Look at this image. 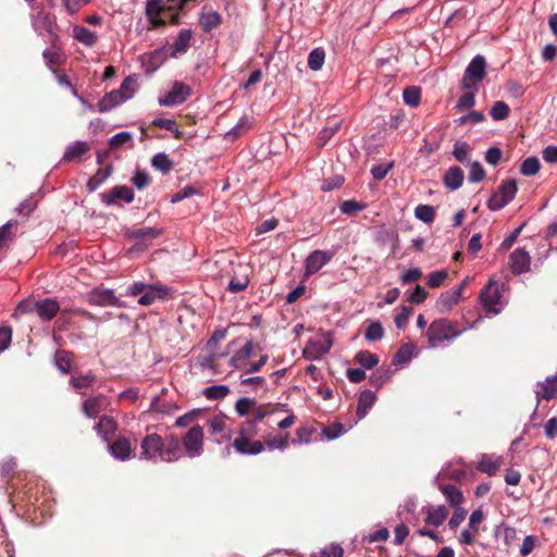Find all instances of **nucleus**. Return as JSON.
<instances>
[{"mask_svg": "<svg viewBox=\"0 0 557 557\" xmlns=\"http://www.w3.org/2000/svg\"><path fill=\"white\" fill-rule=\"evenodd\" d=\"M183 451L181 441L176 434H168L162 437L158 433L147 434L140 443V460L174 462L181 459Z\"/></svg>", "mask_w": 557, "mask_h": 557, "instance_id": "obj_1", "label": "nucleus"}, {"mask_svg": "<svg viewBox=\"0 0 557 557\" xmlns=\"http://www.w3.org/2000/svg\"><path fill=\"white\" fill-rule=\"evenodd\" d=\"M171 288L163 284H148L136 281L126 287L125 296H139L138 304L140 306H150L157 299L165 300L170 295Z\"/></svg>", "mask_w": 557, "mask_h": 557, "instance_id": "obj_2", "label": "nucleus"}, {"mask_svg": "<svg viewBox=\"0 0 557 557\" xmlns=\"http://www.w3.org/2000/svg\"><path fill=\"white\" fill-rule=\"evenodd\" d=\"M460 334L461 331L456 330L454 323L446 318L434 320L426 331L431 348L443 346L445 342H449Z\"/></svg>", "mask_w": 557, "mask_h": 557, "instance_id": "obj_3", "label": "nucleus"}, {"mask_svg": "<svg viewBox=\"0 0 557 557\" xmlns=\"http://www.w3.org/2000/svg\"><path fill=\"white\" fill-rule=\"evenodd\" d=\"M518 193L517 181L515 178L504 180L487 200V208L491 211H498L511 202Z\"/></svg>", "mask_w": 557, "mask_h": 557, "instance_id": "obj_4", "label": "nucleus"}, {"mask_svg": "<svg viewBox=\"0 0 557 557\" xmlns=\"http://www.w3.org/2000/svg\"><path fill=\"white\" fill-rule=\"evenodd\" d=\"M486 76V60L476 54L467 65L461 79V89H479V84Z\"/></svg>", "mask_w": 557, "mask_h": 557, "instance_id": "obj_5", "label": "nucleus"}, {"mask_svg": "<svg viewBox=\"0 0 557 557\" xmlns=\"http://www.w3.org/2000/svg\"><path fill=\"white\" fill-rule=\"evenodd\" d=\"M500 287H504V284L499 285L495 281H490L480 292V302L488 313L498 314L504 308L500 301Z\"/></svg>", "mask_w": 557, "mask_h": 557, "instance_id": "obj_6", "label": "nucleus"}, {"mask_svg": "<svg viewBox=\"0 0 557 557\" xmlns=\"http://www.w3.org/2000/svg\"><path fill=\"white\" fill-rule=\"evenodd\" d=\"M164 233L163 227L149 226L141 228H127L124 233L125 238L134 240V248L145 250L152 242Z\"/></svg>", "mask_w": 557, "mask_h": 557, "instance_id": "obj_7", "label": "nucleus"}, {"mask_svg": "<svg viewBox=\"0 0 557 557\" xmlns=\"http://www.w3.org/2000/svg\"><path fill=\"white\" fill-rule=\"evenodd\" d=\"M87 302L97 307L125 308V301L115 295L114 289L102 286L94 287L87 294Z\"/></svg>", "mask_w": 557, "mask_h": 557, "instance_id": "obj_8", "label": "nucleus"}, {"mask_svg": "<svg viewBox=\"0 0 557 557\" xmlns=\"http://www.w3.org/2000/svg\"><path fill=\"white\" fill-rule=\"evenodd\" d=\"M185 454L189 458L200 457L203 453V429L196 424L191 426L181 440Z\"/></svg>", "mask_w": 557, "mask_h": 557, "instance_id": "obj_9", "label": "nucleus"}, {"mask_svg": "<svg viewBox=\"0 0 557 557\" xmlns=\"http://www.w3.org/2000/svg\"><path fill=\"white\" fill-rule=\"evenodd\" d=\"M190 96V86L184 82L175 81L172 88L164 96L158 98V103L161 107L172 108L186 102Z\"/></svg>", "mask_w": 557, "mask_h": 557, "instance_id": "obj_10", "label": "nucleus"}, {"mask_svg": "<svg viewBox=\"0 0 557 557\" xmlns=\"http://www.w3.org/2000/svg\"><path fill=\"white\" fill-rule=\"evenodd\" d=\"M332 345L331 333L323 334L314 339H309L302 350V357L309 361L320 360L331 350Z\"/></svg>", "mask_w": 557, "mask_h": 557, "instance_id": "obj_11", "label": "nucleus"}, {"mask_svg": "<svg viewBox=\"0 0 557 557\" xmlns=\"http://www.w3.org/2000/svg\"><path fill=\"white\" fill-rule=\"evenodd\" d=\"M99 198L107 207L117 206L119 200L128 205L134 201L135 193L133 188L127 185H115L110 190L99 194Z\"/></svg>", "mask_w": 557, "mask_h": 557, "instance_id": "obj_12", "label": "nucleus"}, {"mask_svg": "<svg viewBox=\"0 0 557 557\" xmlns=\"http://www.w3.org/2000/svg\"><path fill=\"white\" fill-rule=\"evenodd\" d=\"M335 252L332 250L315 249L311 251L305 259L306 275L318 273L324 265H326L334 257Z\"/></svg>", "mask_w": 557, "mask_h": 557, "instance_id": "obj_13", "label": "nucleus"}, {"mask_svg": "<svg viewBox=\"0 0 557 557\" xmlns=\"http://www.w3.org/2000/svg\"><path fill=\"white\" fill-rule=\"evenodd\" d=\"M22 310L34 311L42 321H51L58 314L60 305L55 298H44L34 301L32 308Z\"/></svg>", "mask_w": 557, "mask_h": 557, "instance_id": "obj_14", "label": "nucleus"}, {"mask_svg": "<svg viewBox=\"0 0 557 557\" xmlns=\"http://www.w3.org/2000/svg\"><path fill=\"white\" fill-rule=\"evenodd\" d=\"M33 27L39 36L48 35L51 42H54L59 38V36L54 33L55 18L50 14L39 12L34 17Z\"/></svg>", "mask_w": 557, "mask_h": 557, "instance_id": "obj_15", "label": "nucleus"}, {"mask_svg": "<svg viewBox=\"0 0 557 557\" xmlns=\"http://www.w3.org/2000/svg\"><path fill=\"white\" fill-rule=\"evenodd\" d=\"M509 265L513 274L520 275L530 271V253L521 247L516 248L509 256Z\"/></svg>", "mask_w": 557, "mask_h": 557, "instance_id": "obj_16", "label": "nucleus"}, {"mask_svg": "<svg viewBox=\"0 0 557 557\" xmlns=\"http://www.w3.org/2000/svg\"><path fill=\"white\" fill-rule=\"evenodd\" d=\"M233 447L239 455L256 456L263 451L264 443L252 441L250 437L237 436L233 442Z\"/></svg>", "mask_w": 557, "mask_h": 557, "instance_id": "obj_17", "label": "nucleus"}, {"mask_svg": "<svg viewBox=\"0 0 557 557\" xmlns=\"http://www.w3.org/2000/svg\"><path fill=\"white\" fill-rule=\"evenodd\" d=\"M193 35L190 28L181 29L170 47V58H177L186 53L191 45Z\"/></svg>", "mask_w": 557, "mask_h": 557, "instance_id": "obj_18", "label": "nucleus"}, {"mask_svg": "<svg viewBox=\"0 0 557 557\" xmlns=\"http://www.w3.org/2000/svg\"><path fill=\"white\" fill-rule=\"evenodd\" d=\"M108 449L113 458L121 461H125L135 456L131 442L126 437H119L113 443L110 442Z\"/></svg>", "mask_w": 557, "mask_h": 557, "instance_id": "obj_19", "label": "nucleus"}, {"mask_svg": "<svg viewBox=\"0 0 557 557\" xmlns=\"http://www.w3.org/2000/svg\"><path fill=\"white\" fill-rule=\"evenodd\" d=\"M94 430L104 443L109 444L111 436L114 435L117 430V422L113 417L102 416L95 424Z\"/></svg>", "mask_w": 557, "mask_h": 557, "instance_id": "obj_20", "label": "nucleus"}, {"mask_svg": "<svg viewBox=\"0 0 557 557\" xmlns=\"http://www.w3.org/2000/svg\"><path fill=\"white\" fill-rule=\"evenodd\" d=\"M255 352V345L252 341H248L240 349L235 351L228 361V366L233 369H242L248 366L249 358Z\"/></svg>", "mask_w": 557, "mask_h": 557, "instance_id": "obj_21", "label": "nucleus"}, {"mask_svg": "<svg viewBox=\"0 0 557 557\" xmlns=\"http://www.w3.org/2000/svg\"><path fill=\"white\" fill-rule=\"evenodd\" d=\"M129 99H132V95L123 97L119 94V91L111 90L110 92H106L104 96L99 100L97 109L99 112L106 113Z\"/></svg>", "mask_w": 557, "mask_h": 557, "instance_id": "obj_22", "label": "nucleus"}, {"mask_svg": "<svg viewBox=\"0 0 557 557\" xmlns=\"http://www.w3.org/2000/svg\"><path fill=\"white\" fill-rule=\"evenodd\" d=\"M375 401L376 395L373 391L364 389L360 393L356 411L357 420L354 424H357L359 420L363 419L368 414Z\"/></svg>", "mask_w": 557, "mask_h": 557, "instance_id": "obj_23", "label": "nucleus"}, {"mask_svg": "<svg viewBox=\"0 0 557 557\" xmlns=\"http://www.w3.org/2000/svg\"><path fill=\"white\" fill-rule=\"evenodd\" d=\"M460 289H448L441 294L436 301V309L444 313L449 312L460 301Z\"/></svg>", "mask_w": 557, "mask_h": 557, "instance_id": "obj_24", "label": "nucleus"}, {"mask_svg": "<svg viewBox=\"0 0 557 557\" xmlns=\"http://www.w3.org/2000/svg\"><path fill=\"white\" fill-rule=\"evenodd\" d=\"M394 375V370L388 364L376 367L369 376V383L376 389L382 388Z\"/></svg>", "mask_w": 557, "mask_h": 557, "instance_id": "obj_25", "label": "nucleus"}, {"mask_svg": "<svg viewBox=\"0 0 557 557\" xmlns=\"http://www.w3.org/2000/svg\"><path fill=\"white\" fill-rule=\"evenodd\" d=\"M90 149V146L85 140H76L72 144H70L62 157V161L64 162H73L78 161L81 158L88 152Z\"/></svg>", "mask_w": 557, "mask_h": 557, "instance_id": "obj_26", "label": "nucleus"}, {"mask_svg": "<svg viewBox=\"0 0 557 557\" xmlns=\"http://www.w3.org/2000/svg\"><path fill=\"white\" fill-rule=\"evenodd\" d=\"M434 485L442 492L446 502L451 507H458L465 502L463 494L457 486L451 484H444L441 482H437V484Z\"/></svg>", "mask_w": 557, "mask_h": 557, "instance_id": "obj_27", "label": "nucleus"}, {"mask_svg": "<svg viewBox=\"0 0 557 557\" xmlns=\"http://www.w3.org/2000/svg\"><path fill=\"white\" fill-rule=\"evenodd\" d=\"M463 181L465 173L462 169L457 165L449 168L443 177L444 186L453 191L459 189L462 186Z\"/></svg>", "mask_w": 557, "mask_h": 557, "instance_id": "obj_28", "label": "nucleus"}, {"mask_svg": "<svg viewBox=\"0 0 557 557\" xmlns=\"http://www.w3.org/2000/svg\"><path fill=\"white\" fill-rule=\"evenodd\" d=\"M540 391H536L537 404L541 399L552 400L557 397V374L547 376L544 382L539 383Z\"/></svg>", "mask_w": 557, "mask_h": 557, "instance_id": "obj_29", "label": "nucleus"}, {"mask_svg": "<svg viewBox=\"0 0 557 557\" xmlns=\"http://www.w3.org/2000/svg\"><path fill=\"white\" fill-rule=\"evenodd\" d=\"M102 410H104L102 396L88 397L82 404V411L89 419H96Z\"/></svg>", "mask_w": 557, "mask_h": 557, "instance_id": "obj_30", "label": "nucleus"}, {"mask_svg": "<svg viewBox=\"0 0 557 557\" xmlns=\"http://www.w3.org/2000/svg\"><path fill=\"white\" fill-rule=\"evenodd\" d=\"M495 539H503V542L507 548H510L518 541V532L513 527L508 525L505 522L499 523L494 529Z\"/></svg>", "mask_w": 557, "mask_h": 557, "instance_id": "obj_31", "label": "nucleus"}, {"mask_svg": "<svg viewBox=\"0 0 557 557\" xmlns=\"http://www.w3.org/2000/svg\"><path fill=\"white\" fill-rule=\"evenodd\" d=\"M113 173V165L107 164L104 168H100L96 173L89 177L86 183V188L89 193L96 191Z\"/></svg>", "mask_w": 557, "mask_h": 557, "instance_id": "obj_32", "label": "nucleus"}, {"mask_svg": "<svg viewBox=\"0 0 557 557\" xmlns=\"http://www.w3.org/2000/svg\"><path fill=\"white\" fill-rule=\"evenodd\" d=\"M222 23L221 14L215 10H210L209 12H205V8L199 14V24L205 33H210L211 30L218 28Z\"/></svg>", "mask_w": 557, "mask_h": 557, "instance_id": "obj_33", "label": "nucleus"}, {"mask_svg": "<svg viewBox=\"0 0 557 557\" xmlns=\"http://www.w3.org/2000/svg\"><path fill=\"white\" fill-rule=\"evenodd\" d=\"M448 517V510L444 505L430 506L426 510L425 523L433 527L442 525Z\"/></svg>", "mask_w": 557, "mask_h": 557, "instance_id": "obj_34", "label": "nucleus"}, {"mask_svg": "<svg viewBox=\"0 0 557 557\" xmlns=\"http://www.w3.org/2000/svg\"><path fill=\"white\" fill-rule=\"evenodd\" d=\"M417 346L413 343L403 344L392 358V364L403 367L410 362L413 358V351Z\"/></svg>", "mask_w": 557, "mask_h": 557, "instance_id": "obj_35", "label": "nucleus"}, {"mask_svg": "<svg viewBox=\"0 0 557 557\" xmlns=\"http://www.w3.org/2000/svg\"><path fill=\"white\" fill-rule=\"evenodd\" d=\"M170 57V52L165 46L154 49L145 54V62L152 71L160 67Z\"/></svg>", "mask_w": 557, "mask_h": 557, "instance_id": "obj_36", "label": "nucleus"}, {"mask_svg": "<svg viewBox=\"0 0 557 557\" xmlns=\"http://www.w3.org/2000/svg\"><path fill=\"white\" fill-rule=\"evenodd\" d=\"M500 468V458H494L492 455L483 454L478 463V470L487 475H495Z\"/></svg>", "mask_w": 557, "mask_h": 557, "instance_id": "obj_37", "label": "nucleus"}, {"mask_svg": "<svg viewBox=\"0 0 557 557\" xmlns=\"http://www.w3.org/2000/svg\"><path fill=\"white\" fill-rule=\"evenodd\" d=\"M252 126V119L244 114L238 122L225 133V138L228 140H235L239 138L244 133L250 129Z\"/></svg>", "mask_w": 557, "mask_h": 557, "instance_id": "obj_38", "label": "nucleus"}, {"mask_svg": "<svg viewBox=\"0 0 557 557\" xmlns=\"http://www.w3.org/2000/svg\"><path fill=\"white\" fill-rule=\"evenodd\" d=\"M397 231L388 228L385 225H381L374 231V242L380 246H387L391 242H396Z\"/></svg>", "mask_w": 557, "mask_h": 557, "instance_id": "obj_39", "label": "nucleus"}, {"mask_svg": "<svg viewBox=\"0 0 557 557\" xmlns=\"http://www.w3.org/2000/svg\"><path fill=\"white\" fill-rule=\"evenodd\" d=\"M73 37L87 47H92L97 41L96 34L81 25L73 27Z\"/></svg>", "mask_w": 557, "mask_h": 557, "instance_id": "obj_40", "label": "nucleus"}, {"mask_svg": "<svg viewBox=\"0 0 557 557\" xmlns=\"http://www.w3.org/2000/svg\"><path fill=\"white\" fill-rule=\"evenodd\" d=\"M471 150L472 148L467 141L457 140L454 145L451 154L458 162L467 165L470 163Z\"/></svg>", "mask_w": 557, "mask_h": 557, "instance_id": "obj_41", "label": "nucleus"}, {"mask_svg": "<svg viewBox=\"0 0 557 557\" xmlns=\"http://www.w3.org/2000/svg\"><path fill=\"white\" fill-rule=\"evenodd\" d=\"M355 361L364 370H372L377 367L380 360L377 355L370 352L369 350H360L356 354Z\"/></svg>", "mask_w": 557, "mask_h": 557, "instance_id": "obj_42", "label": "nucleus"}, {"mask_svg": "<svg viewBox=\"0 0 557 557\" xmlns=\"http://www.w3.org/2000/svg\"><path fill=\"white\" fill-rule=\"evenodd\" d=\"M176 409H178V407L175 404L163 401L159 395H156L150 401L148 411L171 414L173 410Z\"/></svg>", "mask_w": 557, "mask_h": 557, "instance_id": "obj_43", "label": "nucleus"}, {"mask_svg": "<svg viewBox=\"0 0 557 557\" xmlns=\"http://www.w3.org/2000/svg\"><path fill=\"white\" fill-rule=\"evenodd\" d=\"M151 166L162 174H168L173 168V162L165 152H158L151 159Z\"/></svg>", "mask_w": 557, "mask_h": 557, "instance_id": "obj_44", "label": "nucleus"}, {"mask_svg": "<svg viewBox=\"0 0 557 557\" xmlns=\"http://www.w3.org/2000/svg\"><path fill=\"white\" fill-rule=\"evenodd\" d=\"M231 393L227 385L214 384L203 388L202 394L207 399L219 400L223 399Z\"/></svg>", "mask_w": 557, "mask_h": 557, "instance_id": "obj_45", "label": "nucleus"}, {"mask_svg": "<svg viewBox=\"0 0 557 557\" xmlns=\"http://www.w3.org/2000/svg\"><path fill=\"white\" fill-rule=\"evenodd\" d=\"M325 51L323 48H314L309 52L307 64L311 71H320L324 64Z\"/></svg>", "mask_w": 557, "mask_h": 557, "instance_id": "obj_46", "label": "nucleus"}, {"mask_svg": "<svg viewBox=\"0 0 557 557\" xmlns=\"http://www.w3.org/2000/svg\"><path fill=\"white\" fill-rule=\"evenodd\" d=\"M466 472L462 469H450V465L447 463L442 470L434 476L433 484H437L441 478L449 479L453 481H460L465 478Z\"/></svg>", "mask_w": 557, "mask_h": 557, "instance_id": "obj_47", "label": "nucleus"}, {"mask_svg": "<svg viewBox=\"0 0 557 557\" xmlns=\"http://www.w3.org/2000/svg\"><path fill=\"white\" fill-rule=\"evenodd\" d=\"M355 424H350L348 428H346L343 423L335 421L331 425L325 426L322 430V434L324 437H326L329 441H334L338 438L342 434L348 432Z\"/></svg>", "mask_w": 557, "mask_h": 557, "instance_id": "obj_48", "label": "nucleus"}, {"mask_svg": "<svg viewBox=\"0 0 557 557\" xmlns=\"http://www.w3.org/2000/svg\"><path fill=\"white\" fill-rule=\"evenodd\" d=\"M421 88L418 86H408L403 91V101L406 106L414 108L420 103Z\"/></svg>", "mask_w": 557, "mask_h": 557, "instance_id": "obj_49", "label": "nucleus"}, {"mask_svg": "<svg viewBox=\"0 0 557 557\" xmlns=\"http://www.w3.org/2000/svg\"><path fill=\"white\" fill-rule=\"evenodd\" d=\"M541 162L536 157H528L520 165V173L523 176H534L540 172Z\"/></svg>", "mask_w": 557, "mask_h": 557, "instance_id": "obj_50", "label": "nucleus"}, {"mask_svg": "<svg viewBox=\"0 0 557 557\" xmlns=\"http://www.w3.org/2000/svg\"><path fill=\"white\" fill-rule=\"evenodd\" d=\"M96 382V375L89 371L86 374L78 376H71L70 384L77 391L92 386Z\"/></svg>", "mask_w": 557, "mask_h": 557, "instance_id": "obj_51", "label": "nucleus"}, {"mask_svg": "<svg viewBox=\"0 0 557 557\" xmlns=\"http://www.w3.org/2000/svg\"><path fill=\"white\" fill-rule=\"evenodd\" d=\"M341 126L342 123L336 122L333 125L323 127L317 136L318 146L324 147L327 144V141L339 131Z\"/></svg>", "mask_w": 557, "mask_h": 557, "instance_id": "obj_52", "label": "nucleus"}, {"mask_svg": "<svg viewBox=\"0 0 557 557\" xmlns=\"http://www.w3.org/2000/svg\"><path fill=\"white\" fill-rule=\"evenodd\" d=\"M465 92L463 95L458 99L456 103V109L461 110H468L474 107L475 104V94L479 89H462Z\"/></svg>", "mask_w": 557, "mask_h": 557, "instance_id": "obj_53", "label": "nucleus"}, {"mask_svg": "<svg viewBox=\"0 0 557 557\" xmlns=\"http://www.w3.org/2000/svg\"><path fill=\"white\" fill-rule=\"evenodd\" d=\"M137 89H138V84H137L136 75H129L123 79L120 88L114 89V90L119 91V94L123 97L132 95V98H133L135 92L137 91Z\"/></svg>", "mask_w": 557, "mask_h": 557, "instance_id": "obj_54", "label": "nucleus"}, {"mask_svg": "<svg viewBox=\"0 0 557 557\" xmlns=\"http://www.w3.org/2000/svg\"><path fill=\"white\" fill-rule=\"evenodd\" d=\"M317 432L313 426H300L296 430L297 438L292 441L293 445L309 444L312 441L313 434Z\"/></svg>", "mask_w": 557, "mask_h": 557, "instance_id": "obj_55", "label": "nucleus"}, {"mask_svg": "<svg viewBox=\"0 0 557 557\" xmlns=\"http://www.w3.org/2000/svg\"><path fill=\"white\" fill-rule=\"evenodd\" d=\"M131 182L138 190H143L149 186L151 177L147 171L137 168L131 178Z\"/></svg>", "mask_w": 557, "mask_h": 557, "instance_id": "obj_56", "label": "nucleus"}, {"mask_svg": "<svg viewBox=\"0 0 557 557\" xmlns=\"http://www.w3.org/2000/svg\"><path fill=\"white\" fill-rule=\"evenodd\" d=\"M414 216L424 223H432L435 218L434 207L430 205H419L414 209Z\"/></svg>", "mask_w": 557, "mask_h": 557, "instance_id": "obj_57", "label": "nucleus"}, {"mask_svg": "<svg viewBox=\"0 0 557 557\" xmlns=\"http://www.w3.org/2000/svg\"><path fill=\"white\" fill-rule=\"evenodd\" d=\"M70 352L66 350H58L54 357V366L62 373L66 374L71 370Z\"/></svg>", "mask_w": 557, "mask_h": 557, "instance_id": "obj_58", "label": "nucleus"}, {"mask_svg": "<svg viewBox=\"0 0 557 557\" xmlns=\"http://www.w3.org/2000/svg\"><path fill=\"white\" fill-rule=\"evenodd\" d=\"M384 336V329L381 322L374 321L368 327L364 332V337L368 342H376L382 339Z\"/></svg>", "mask_w": 557, "mask_h": 557, "instance_id": "obj_59", "label": "nucleus"}, {"mask_svg": "<svg viewBox=\"0 0 557 557\" xmlns=\"http://www.w3.org/2000/svg\"><path fill=\"white\" fill-rule=\"evenodd\" d=\"M195 195H201L200 188L194 186V185H186L183 188H181L177 193L171 196V202L177 203L186 198H189Z\"/></svg>", "mask_w": 557, "mask_h": 557, "instance_id": "obj_60", "label": "nucleus"}, {"mask_svg": "<svg viewBox=\"0 0 557 557\" xmlns=\"http://www.w3.org/2000/svg\"><path fill=\"white\" fill-rule=\"evenodd\" d=\"M509 106L505 101H496L491 108L490 114L494 121H503L508 117Z\"/></svg>", "mask_w": 557, "mask_h": 557, "instance_id": "obj_61", "label": "nucleus"}, {"mask_svg": "<svg viewBox=\"0 0 557 557\" xmlns=\"http://www.w3.org/2000/svg\"><path fill=\"white\" fill-rule=\"evenodd\" d=\"M468 165H470V172L468 176V181L470 183H480L485 178L486 172L479 161H470Z\"/></svg>", "mask_w": 557, "mask_h": 557, "instance_id": "obj_62", "label": "nucleus"}, {"mask_svg": "<svg viewBox=\"0 0 557 557\" xmlns=\"http://www.w3.org/2000/svg\"><path fill=\"white\" fill-rule=\"evenodd\" d=\"M225 419L226 416L222 412L213 416L208 420V428L211 434H219L225 429Z\"/></svg>", "mask_w": 557, "mask_h": 557, "instance_id": "obj_63", "label": "nucleus"}, {"mask_svg": "<svg viewBox=\"0 0 557 557\" xmlns=\"http://www.w3.org/2000/svg\"><path fill=\"white\" fill-rule=\"evenodd\" d=\"M343 555L344 548L337 543H331L318 553V557H343Z\"/></svg>", "mask_w": 557, "mask_h": 557, "instance_id": "obj_64", "label": "nucleus"}]
</instances>
